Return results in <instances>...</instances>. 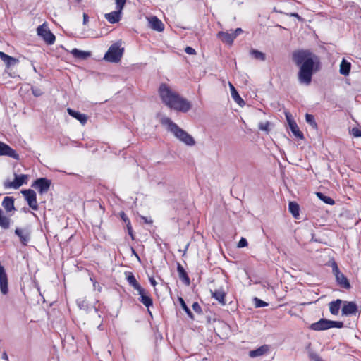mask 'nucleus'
I'll return each instance as SVG.
<instances>
[{
	"instance_id": "25",
	"label": "nucleus",
	"mask_w": 361,
	"mask_h": 361,
	"mask_svg": "<svg viewBox=\"0 0 361 361\" xmlns=\"http://www.w3.org/2000/svg\"><path fill=\"white\" fill-rule=\"evenodd\" d=\"M351 68V64L350 62L346 61L345 59H343L341 64H340V69L339 73L345 76H347L349 75L350 71Z\"/></svg>"
},
{
	"instance_id": "57",
	"label": "nucleus",
	"mask_w": 361,
	"mask_h": 361,
	"mask_svg": "<svg viewBox=\"0 0 361 361\" xmlns=\"http://www.w3.org/2000/svg\"><path fill=\"white\" fill-rule=\"evenodd\" d=\"M132 250H133V253L135 255V256L137 257V259H140V258H139V257H138V255L135 253V250H133V249Z\"/></svg>"
},
{
	"instance_id": "18",
	"label": "nucleus",
	"mask_w": 361,
	"mask_h": 361,
	"mask_svg": "<svg viewBox=\"0 0 361 361\" xmlns=\"http://www.w3.org/2000/svg\"><path fill=\"white\" fill-rule=\"evenodd\" d=\"M335 276L338 284L341 287L345 289H349L350 288V284L348 279L341 271L335 274Z\"/></svg>"
},
{
	"instance_id": "1",
	"label": "nucleus",
	"mask_w": 361,
	"mask_h": 361,
	"mask_svg": "<svg viewBox=\"0 0 361 361\" xmlns=\"http://www.w3.org/2000/svg\"><path fill=\"white\" fill-rule=\"evenodd\" d=\"M314 56L309 51L299 50L293 54V59L295 64L300 66L298 72L299 82L310 85L312 81L314 68Z\"/></svg>"
},
{
	"instance_id": "40",
	"label": "nucleus",
	"mask_w": 361,
	"mask_h": 361,
	"mask_svg": "<svg viewBox=\"0 0 361 361\" xmlns=\"http://www.w3.org/2000/svg\"><path fill=\"white\" fill-rule=\"evenodd\" d=\"M331 328H342L343 327V323L342 322H336L331 320Z\"/></svg>"
},
{
	"instance_id": "51",
	"label": "nucleus",
	"mask_w": 361,
	"mask_h": 361,
	"mask_svg": "<svg viewBox=\"0 0 361 361\" xmlns=\"http://www.w3.org/2000/svg\"><path fill=\"white\" fill-rule=\"evenodd\" d=\"M89 20V16L86 13H83V25H87Z\"/></svg>"
},
{
	"instance_id": "37",
	"label": "nucleus",
	"mask_w": 361,
	"mask_h": 361,
	"mask_svg": "<svg viewBox=\"0 0 361 361\" xmlns=\"http://www.w3.org/2000/svg\"><path fill=\"white\" fill-rule=\"evenodd\" d=\"M77 304L80 309L85 310L87 307L86 300L85 298H80L77 300Z\"/></svg>"
},
{
	"instance_id": "3",
	"label": "nucleus",
	"mask_w": 361,
	"mask_h": 361,
	"mask_svg": "<svg viewBox=\"0 0 361 361\" xmlns=\"http://www.w3.org/2000/svg\"><path fill=\"white\" fill-rule=\"evenodd\" d=\"M161 123L166 128V130L173 134L177 140L185 145L192 147L195 145L196 142L193 137L180 128L171 118L168 117H163L161 119Z\"/></svg>"
},
{
	"instance_id": "38",
	"label": "nucleus",
	"mask_w": 361,
	"mask_h": 361,
	"mask_svg": "<svg viewBox=\"0 0 361 361\" xmlns=\"http://www.w3.org/2000/svg\"><path fill=\"white\" fill-rule=\"evenodd\" d=\"M269 122H261L259 123V128L264 131L269 130Z\"/></svg>"
},
{
	"instance_id": "33",
	"label": "nucleus",
	"mask_w": 361,
	"mask_h": 361,
	"mask_svg": "<svg viewBox=\"0 0 361 361\" xmlns=\"http://www.w3.org/2000/svg\"><path fill=\"white\" fill-rule=\"evenodd\" d=\"M178 301L180 302V305L181 307L185 312V313L188 314V316L190 319H194V315H193L192 312L188 307V306H187L186 303L185 302L184 300L181 297H179L178 298Z\"/></svg>"
},
{
	"instance_id": "23",
	"label": "nucleus",
	"mask_w": 361,
	"mask_h": 361,
	"mask_svg": "<svg viewBox=\"0 0 361 361\" xmlns=\"http://www.w3.org/2000/svg\"><path fill=\"white\" fill-rule=\"evenodd\" d=\"M341 299H337L336 300L332 301L329 302V311L331 314L334 315H337L339 312V310L341 308V305L343 303Z\"/></svg>"
},
{
	"instance_id": "6",
	"label": "nucleus",
	"mask_w": 361,
	"mask_h": 361,
	"mask_svg": "<svg viewBox=\"0 0 361 361\" xmlns=\"http://www.w3.org/2000/svg\"><path fill=\"white\" fill-rule=\"evenodd\" d=\"M51 184V180L46 178H40L37 179L32 185V188H35L38 190L40 194L46 193L49 191Z\"/></svg>"
},
{
	"instance_id": "9",
	"label": "nucleus",
	"mask_w": 361,
	"mask_h": 361,
	"mask_svg": "<svg viewBox=\"0 0 361 361\" xmlns=\"http://www.w3.org/2000/svg\"><path fill=\"white\" fill-rule=\"evenodd\" d=\"M343 305L341 308L343 316L355 315L358 312V307L355 302L343 301Z\"/></svg>"
},
{
	"instance_id": "60",
	"label": "nucleus",
	"mask_w": 361,
	"mask_h": 361,
	"mask_svg": "<svg viewBox=\"0 0 361 361\" xmlns=\"http://www.w3.org/2000/svg\"><path fill=\"white\" fill-rule=\"evenodd\" d=\"M321 361H323L322 360Z\"/></svg>"
},
{
	"instance_id": "19",
	"label": "nucleus",
	"mask_w": 361,
	"mask_h": 361,
	"mask_svg": "<svg viewBox=\"0 0 361 361\" xmlns=\"http://www.w3.org/2000/svg\"><path fill=\"white\" fill-rule=\"evenodd\" d=\"M269 350V346L268 345H263L258 348L251 350L249 353V355L251 357H257L264 355Z\"/></svg>"
},
{
	"instance_id": "27",
	"label": "nucleus",
	"mask_w": 361,
	"mask_h": 361,
	"mask_svg": "<svg viewBox=\"0 0 361 361\" xmlns=\"http://www.w3.org/2000/svg\"><path fill=\"white\" fill-rule=\"evenodd\" d=\"M71 54L78 59H85L90 56V53L88 51H81L76 48L73 49L71 51Z\"/></svg>"
},
{
	"instance_id": "58",
	"label": "nucleus",
	"mask_w": 361,
	"mask_h": 361,
	"mask_svg": "<svg viewBox=\"0 0 361 361\" xmlns=\"http://www.w3.org/2000/svg\"><path fill=\"white\" fill-rule=\"evenodd\" d=\"M149 314L152 316L151 312L148 310Z\"/></svg>"
},
{
	"instance_id": "47",
	"label": "nucleus",
	"mask_w": 361,
	"mask_h": 361,
	"mask_svg": "<svg viewBox=\"0 0 361 361\" xmlns=\"http://www.w3.org/2000/svg\"><path fill=\"white\" fill-rule=\"evenodd\" d=\"M286 120H287V122L288 123V126L290 125V123H291L292 122H295L294 120L292 119V116L290 113L288 112H286Z\"/></svg>"
},
{
	"instance_id": "46",
	"label": "nucleus",
	"mask_w": 361,
	"mask_h": 361,
	"mask_svg": "<svg viewBox=\"0 0 361 361\" xmlns=\"http://www.w3.org/2000/svg\"><path fill=\"white\" fill-rule=\"evenodd\" d=\"M310 358L313 361H321L322 360V358L316 353H311Z\"/></svg>"
},
{
	"instance_id": "56",
	"label": "nucleus",
	"mask_w": 361,
	"mask_h": 361,
	"mask_svg": "<svg viewBox=\"0 0 361 361\" xmlns=\"http://www.w3.org/2000/svg\"><path fill=\"white\" fill-rule=\"evenodd\" d=\"M292 16H295V17H296V18H298L299 19L300 18V16L298 13H292Z\"/></svg>"
},
{
	"instance_id": "59",
	"label": "nucleus",
	"mask_w": 361,
	"mask_h": 361,
	"mask_svg": "<svg viewBox=\"0 0 361 361\" xmlns=\"http://www.w3.org/2000/svg\"><path fill=\"white\" fill-rule=\"evenodd\" d=\"M76 1H78V2L80 1V0H76Z\"/></svg>"
},
{
	"instance_id": "28",
	"label": "nucleus",
	"mask_w": 361,
	"mask_h": 361,
	"mask_svg": "<svg viewBox=\"0 0 361 361\" xmlns=\"http://www.w3.org/2000/svg\"><path fill=\"white\" fill-rule=\"evenodd\" d=\"M212 295L214 298L217 301H219L221 304L225 305V292L222 290H215L214 292H212Z\"/></svg>"
},
{
	"instance_id": "10",
	"label": "nucleus",
	"mask_w": 361,
	"mask_h": 361,
	"mask_svg": "<svg viewBox=\"0 0 361 361\" xmlns=\"http://www.w3.org/2000/svg\"><path fill=\"white\" fill-rule=\"evenodd\" d=\"M140 295L138 300L142 303L146 307L149 308L153 305V300L148 291L142 286L136 290Z\"/></svg>"
},
{
	"instance_id": "16",
	"label": "nucleus",
	"mask_w": 361,
	"mask_h": 361,
	"mask_svg": "<svg viewBox=\"0 0 361 361\" xmlns=\"http://www.w3.org/2000/svg\"><path fill=\"white\" fill-rule=\"evenodd\" d=\"M0 59L5 63L7 68L14 66L18 63V59L10 56L3 51H0Z\"/></svg>"
},
{
	"instance_id": "44",
	"label": "nucleus",
	"mask_w": 361,
	"mask_h": 361,
	"mask_svg": "<svg viewBox=\"0 0 361 361\" xmlns=\"http://www.w3.org/2000/svg\"><path fill=\"white\" fill-rule=\"evenodd\" d=\"M247 245V241L245 238H242L239 242H238V247H245Z\"/></svg>"
},
{
	"instance_id": "14",
	"label": "nucleus",
	"mask_w": 361,
	"mask_h": 361,
	"mask_svg": "<svg viewBox=\"0 0 361 361\" xmlns=\"http://www.w3.org/2000/svg\"><path fill=\"white\" fill-rule=\"evenodd\" d=\"M149 27L154 30L161 32L164 29L163 23L156 16L149 18Z\"/></svg>"
},
{
	"instance_id": "55",
	"label": "nucleus",
	"mask_w": 361,
	"mask_h": 361,
	"mask_svg": "<svg viewBox=\"0 0 361 361\" xmlns=\"http://www.w3.org/2000/svg\"><path fill=\"white\" fill-rule=\"evenodd\" d=\"M121 218L123 219V220L125 222H126V221L128 222V221H129L128 219L126 217V214L123 212L121 214Z\"/></svg>"
},
{
	"instance_id": "7",
	"label": "nucleus",
	"mask_w": 361,
	"mask_h": 361,
	"mask_svg": "<svg viewBox=\"0 0 361 361\" xmlns=\"http://www.w3.org/2000/svg\"><path fill=\"white\" fill-rule=\"evenodd\" d=\"M37 34L42 37L48 44H52L55 42L54 35L50 32L49 29L44 24L38 27Z\"/></svg>"
},
{
	"instance_id": "29",
	"label": "nucleus",
	"mask_w": 361,
	"mask_h": 361,
	"mask_svg": "<svg viewBox=\"0 0 361 361\" xmlns=\"http://www.w3.org/2000/svg\"><path fill=\"white\" fill-rule=\"evenodd\" d=\"M11 220L4 215L3 211L0 209V226L4 229H8L10 227Z\"/></svg>"
},
{
	"instance_id": "11",
	"label": "nucleus",
	"mask_w": 361,
	"mask_h": 361,
	"mask_svg": "<svg viewBox=\"0 0 361 361\" xmlns=\"http://www.w3.org/2000/svg\"><path fill=\"white\" fill-rule=\"evenodd\" d=\"M15 234L19 238L23 245H27L30 240L31 233L28 228H16Z\"/></svg>"
},
{
	"instance_id": "41",
	"label": "nucleus",
	"mask_w": 361,
	"mask_h": 361,
	"mask_svg": "<svg viewBox=\"0 0 361 361\" xmlns=\"http://www.w3.org/2000/svg\"><path fill=\"white\" fill-rule=\"evenodd\" d=\"M116 4V9L123 10L126 0H115Z\"/></svg>"
},
{
	"instance_id": "50",
	"label": "nucleus",
	"mask_w": 361,
	"mask_h": 361,
	"mask_svg": "<svg viewBox=\"0 0 361 361\" xmlns=\"http://www.w3.org/2000/svg\"><path fill=\"white\" fill-rule=\"evenodd\" d=\"M243 32V30L241 28H237L233 33V35L235 36V39L238 35L241 34Z\"/></svg>"
},
{
	"instance_id": "36",
	"label": "nucleus",
	"mask_w": 361,
	"mask_h": 361,
	"mask_svg": "<svg viewBox=\"0 0 361 361\" xmlns=\"http://www.w3.org/2000/svg\"><path fill=\"white\" fill-rule=\"evenodd\" d=\"M254 302H255V307H266L268 305V304L266 302H264L257 298H254Z\"/></svg>"
},
{
	"instance_id": "39",
	"label": "nucleus",
	"mask_w": 361,
	"mask_h": 361,
	"mask_svg": "<svg viewBox=\"0 0 361 361\" xmlns=\"http://www.w3.org/2000/svg\"><path fill=\"white\" fill-rule=\"evenodd\" d=\"M192 307L193 310L197 314H201L202 312V308L197 302H195L192 304Z\"/></svg>"
},
{
	"instance_id": "5",
	"label": "nucleus",
	"mask_w": 361,
	"mask_h": 361,
	"mask_svg": "<svg viewBox=\"0 0 361 361\" xmlns=\"http://www.w3.org/2000/svg\"><path fill=\"white\" fill-rule=\"evenodd\" d=\"M15 178L13 181L6 180L4 183V186L5 188H13L18 189L23 184L27 183V180L28 179L27 175H17L14 174Z\"/></svg>"
},
{
	"instance_id": "15",
	"label": "nucleus",
	"mask_w": 361,
	"mask_h": 361,
	"mask_svg": "<svg viewBox=\"0 0 361 361\" xmlns=\"http://www.w3.org/2000/svg\"><path fill=\"white\" fill-rule=\"evenodd\" d=\"M67 111L70 116L79 121L82 125H85L87 123V116L85 114H81L70 108L67 109Z\"/></svg>"
},
{
	"instance_id": "24",
	"label": "nucleus",
	"mask_w": 361,
	"mask_h": 361,
	"mask_svg": "<svg viewBox=\"0 0 361 361\" xmlns=\"http://www.w3.org/2000/svg\"><path fill=\"white\" fill-rule=\"evenodd\" d=\"M177 271L179 278L183 281V282L187 286L190 285V278L181 264H178Z\"/></svg>"
},
{
	"instance_id": "43",
	"label": "nucleus",
	"mask_w": 361,
	"mask_h": 361,
	"mask_svg": "<svg viewBox=\"0 0 361 361\" xmlns=\"http://www.w3.org/2000/svg\"><path fill=\"white\" fill-rule=\"evenodd\" d=\"M352 134L355 137H361V130L357 128H353L352 129Z\"/></svg>"
},
{
	"instance_id": "13",
	"label": "nucleus",
	"mask_w": 361,
	"mask_h": 361,
	"mask_svg": "<svg viewBox=\"0 0 361 361\" xmlns=\"http://www.w3.org/2000/svg\"><path fill=\"white\" fill-rule=\"evenodd\" d=\"M331 320L321 319L318 322L312 323L310 328L313 331H324L331 329Z\"/></svg>"
},
{
	"instance_id": "32",
	"label": "nucleus",
	"mask_w": 361,
	"mask_h": 361,
	"mask_svg": "<svg viewBox=\"0 0 361 361\" xmlns=\"http://www.w3.org/2000/svg\"><path fill=\"white\" fill-rule=\"evenodd\" d=\"M250 54L253 58L257 60L264 61L266 59L265 54L257 49H252Z\"/></svg>"
},
{
	"instance_id": "34",
	"label": "nucleus",
	"mask_w": 361,
	"mask_h": 361,
	"mask_svg": "<svg viewBox=\"0 0 361 361\" xmlns=\"http://www.w3.org/2000/svg\"><path fill=\"white\" fill-rule=\"evenodd\" d=\"M316 195L317 197L322 201H323L324 203L329 205H333L334 204V200L330 197L326 196L325 195L319 192H317Z\"/></svg>"
},
{
	"instance_id": "20",
	"label": "nucleus",
	"mask_w": 361,
	"mask_h": 361,
	"mask_svg": "<svg viewBox=\"0 0 361 361\" xmlns=\"http://www.w3.org/2000/svg\"><path fill=\"white\" fill-rule=\"evenodd\" d=\"M217 37L224 43L232 44L234 39L235 36L233 33H228L223 31H220L217 33Z\"/></svg>"
},
{
	"instance_id": "4",
	"label": "nucleus",
	"mask_w": 361,
	"mask_h": 361,
	"mask_svg": "<svg viewBox=\"0 0 361 361\" xmlns=\"http://www.w3.org/2000/svg\"><path fill=\"white\" fill-rule=\"evenodd\" d=\"M123 55V49L118 45L114 44L111 45L107 52L105 54L104 59L106 61L117 63L121 60Z\"/></svg>"
},
{
	"instance_id": "31",
	"label": "nucleus",
	"mask_w": 361,
	"mask_h": 361,
	"mask_svg": "<svg viewBox=\"0 0 361 361\" xmlns=\"http://www.w3.org/2000/svg\"><path fill=\"white\" fill-rule=\"evenodd\" d=\"M288 209H289V212L292 214V215L295 218H297L299 216L300 207H299V205L296 202H290V203L288 204Z\"/></svg>"
},
{
	"instance_id": "21",
	"label": "nucleus",
	"mask_w": 361,
	"mask_h": 361,
	"mask_svg": "<svg viewBox=\"0 0 361 361\" xmlns=\"http://www.w3.org/2000/svg\"><path fill=\"white\" fill-rule=\"evenodd\" d=\"M2 206L7 212L15 210L13 197L9 196L5 197L2 202Z\"/></svg>"
},
{
	"instance_id": "17",
	"label": "nucleus",
	"mask_w": 361,
	"mask_h": 361,
	"mask_svg": "<svg viewBox=\"0 0 361 361\" xmlns=\"http://www.w3.org/2000/svg\"><path fill=\"white\" fill-rule=\"evenodd\" d=\"M122 10L116 9V11H112L109 13L105 14V18L110 23H118L121 19V14Z\"/></svg>"
},
{
	"instance_id": "48",
	"label": "nucleus",
	"mask_w": 361,
	"mask_h": 361,
	"mask_svg": "<svg viewBox=\"0 0 361 361\" xmlns=\"http://www.w3.org/2000/svg\"><path fill=\"white\" fill-rule=\"evenodd\" d=\"M332 271H333V273L334 274V275L336 274L337 273L340 272L339 269L337 266V264L335 262H334L333 264H332Z\"/></svg>"
},
{
	"instance_id": "8",
	"label": "nucleus",
	"mask_w": 361,
	"mask_h": 361,
	"mask_svg": "<svg viewBox=\"0 0 361 361\" xmlns=\"http://www.w3.org/2000/svg\"><path fill=\"white\" fill-rule=\"evenodd\" d=\"M21 193L23 195L29 207L34 210H37L38 204L37 201L36 192L33 190L28 189L22 190Z\"/></svg>"
},
{
	"instance_id": "42",
	"label": "nucleus",
	"mask_w": 361,
	"mask_h": 361,
	"mask_svg": "<svg viewBox=\"0 0 361 361\" xmlns=\"http://www.w3.org/2000/svg\"><path fill=\"white\" fill-rule=\"evenodd\" d=\"M32 94L35 97H39L42 94V91L38 87H32Z\"/></svg>"
},
{
	"instance_id": "52",
	"label": "nucleus",
	"mask_w": 361,
	"mask_h": 361,
	"mask_svg": "<svg viewBox=\"0 0 361 361\" xmlns=\"http://www.w3.org/2000/svg\"><path fill=\"white\" fill-rule=\"evenodd\" d=\"M1 358L6 361H8V357L6 352H4L1 355Z\"/></svg>"
},
{
	"instance_id": "53",
	"label": "nucleus",
	"mask_w": 361,
	"mask_h": 361,
	"mask_svg": "<svg viewBox=\"0 0 361 361\" xmlns=\"http://www.w3.org/2000/svg\"><path fill=\"white\" fill-rule=\"evenodd\" d=\"M149 282L154 287L157 285V282L153 277L149 278Z\"/></svg>"
},
{
	"instance_id": "54",
	"label": "nucleus",
	"mask_w": 361,
	"mask_h": 361,
	"mask_svg": "<svg viewBox=\"0 0 361 361\" xmlns=\"http://www.w3.org/2000/svg\"><path fill=\"white\" fill-rule=\"evenodd\" d=\"M93 286H94V288L95 289H96V288H97L99 291H100V290H101V287H100L99 284H98L96 281H95V282H94V283H93Z\"/></svg>"
},
{
	"instance_id": "26",
	"label": "nucleus",
	"mask_w": 361,
	"mask_h": 361,
	"mask_svg": "<svg viewBox=\"0 0 361 361\" xmlns=\"http://www.w3.org/2000/svg\"><path fill=\"white\" fill-rule=\"evenodd\" d=\"M126 275L127 281L128 282L129 285L131 286L135 290H137V288L141 287V286L138 283L133 273L126 272Z\"/></svg>"
},
{
	"instance_id": "12",
	"label": "nucleus",
	"mask_w": 361,
	"mask_h": 361,
	"mask_svg": "<svg viewBox=\"0 0 361 361\" xmlns=\"http://www.w3.org/2000/svg\"><path fill=\"white\" fill-rule=\"evenodd\" d=\"M0 155L8 156L19 160V154L8 145L0 142Z\"/></svg>"
},
{
	"instance_id": "35",
	"label": "nucleus",
	"mask_w": 361,
	"mask_h": 361,
	"mask_svg": "<svg viewBox=\"0 0 361 361\" xmlns=\"http://www.w3.org/2000/svg\"><path fill=\"white\" fill-rule=\"evenodd\" d=\"M305 120L307 123L312 126L313 128H316L317 127V124L315 122V119L313 115L306 114Z\"/></svg>"
},
{
	"instance_id": "49",
	"label": "nucleus",
	"mask_w": 361,
	"mask_h": 361,
	"mask_svg": "<svg viewBox=\"0 0 361 361\" xmlns=\"http://www.w3.org/2000/svg\"><path fill=\"white\" fill-rule=\"evenodd\" d=\"M127 228H128V231L129 235L132 237V238H133V229H132L130 221H128V222L127 224Z\"/></svg>"
},
{
	"instance_id": "30",
	"label": "nucleus",
	"mask_w": 361,
	"mask_h": 361,
	"mask_svg": "<svg viewBox=\"0 0 361 361\" xmlns=\"http://www.w3.org/2000/svg\"><path fill=\"white\" fill-rule=\"evenodd\" d=\"M289 128L293 134L298 138L303 139L304 136L302 133L299 130V128L295 122H292L289 125Z\"/></svg>"
},
{
	"instance_id": "2",
	"label": "nucleus",
	"mask_w": 361,
	"mask_h": 361,
	"mask_svg": "<svg viewBox=\"0 0 361 361\" xmlns=\"http://www.w3.org/2000/svg\"><path fill=\"white\" fill-rule=\"evenodd\" d=\"M159 94L162 102L171 109L182 112H187L191 109L190 102L173 91L166 84L160 85Z\"/></svg>"
},
{
	"instance_id": "45",
	"label": "nucleus",
	"mask_w": 361,
	"mask_h": 361,
	"mask_svg": "<svg viewBox=\"0 0 361 361\" xmlns=\"http://www.w3.org/2000/svg\"><path fill=\"white\" fill-rule=\"evenodd\" d=\"M185 51L188 54H190V55H193V54H196L195 49H193L192 47H185Z\"/></svg>"
},
{
	"instance_id": "22",
	"label": "nucleus",
	"mask_w": 361,
	"mask_h": 361,
	"mask_svg": "<svg viewBox=\"0 0 361 361\" xmlns=\"http://www.w3.org/2000/svg\"><path fill=\"white\" fill-rule=\"evenodd\" d=\"M229 87L231 90V97L233 99V100L241 106L243 105H244L245 104L244 100L240 97L238 91L236 90L235 87L231 82H229Z\"/></svg>"
}]
</instances>
